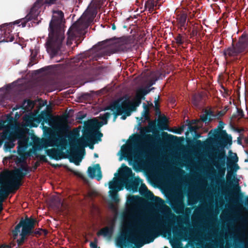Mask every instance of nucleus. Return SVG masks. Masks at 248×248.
<instances>
[{
    "mask_svg": "<svg viewBox=\"0 0 248 248\" xmlns=\"http://www.w3.org/2000/svg\"><path fill=\"white\" fill-rule=\"evenodd\" d=\"M107 110L109 111L100 114L102 122L98 121L96 119L88 121L83 136L75 141L72 148L78 155H71L70 160L76 165H79L82 160L81 155H84V148L97 139L99 141L101 140L103 135L98 131V129L103 125L107 124V119L111 115H114V121H115L117 116L124 112V100L121 98L114 101Z\"/></svg>",
    "mask_w": 248,
    "mask_h": 248,
    "instance_id": "nucleus-1",
    "label": "nucleus"
},
{
    "mask_svg": "<svg viewBox=\"0 0 248 248\" xmlns=\"http://www.w3.org/2000/svg\"><path fill=\"white\" fill-rule=\"evenodd\" d=\"M63 14L61 11H54L49 23V34L46 43V50L52 55L58 53L62 46L63 36Z\"/></svg>",
    "mask_w": 248,
    "mask_h": 248,
    "instance_id": "nucleus-2",
    "label": "nucleus"
},
{
    "mask_svg": "<svg viewBox=\"0 0 248 248\" xmlns=\"http://www.w3.org/2000/svg\"><path fill=\"white\" fill-rule=\"evenodd\" d=\"M28 172L25 164L12 171L0 174V202H2L13 190L17 189L20 185V180Z\"/></svg>",
    "mask_w": 248,
    "mask_h": 248,
    "instance_id": "nucleus-3",
    "label": "nucleus"
},
{
    "mask_svg": "<svg viewBox=\"0 0 248 248\" xmlns=\"http://www.w3.org/2000/svg\"><path fill=\"white\" fill-rule=\"evenodd\" d=\"M33 149L35 150H41L48 147H57V149H52L47 150V154L53 157L59 156L63 150L65 149L67 142L66 136H57L50 137L48 140L33 138Z\"/></svg>",
    "mask_w": 248,
    "mask_h": 248,
    "instance_id": "nucleus-4",
    "label": "nucleus"
},
{
    "mask_svg": "<svg viewBox=\"0 0 248 248\" xmlns=\"http://www.w3.org/2000/svg\"><path fill=\"white\" fill-rule=\"evenodd\" d=\"M124 186V164L123 163L117 172L115 173L113 180L108 183V187L110 189L108 192L109 200L106 201L108 203L109 208L116 214L117 212L116 203L120 201L118 192L123 189Z\"/></svg>",
    "mask_w": 248,
    "mask_h": 248,
    "instance_id": "nucleus-5",
    "label": "nucleus"
},
{
    "mask_svg": "<svg viewBox=\"0 0 248 248\" xmlns=\"http://www.w3.org/2000/svg\"><path fill=\"white\" fill-rule=\"evenodd\" d=\"M162 224L163 222L161 219L157 220L150 225L145 222H142L139 224L135 232L131 234L128 237L125 228V242L126 241H129L132 244H136L140 238L144 237L147 238V243L152 242L154 240L153 235L156 232L157 229Z\"/></svg>",
    "mask_w": 248,
    "mask_h": 248,
    "instance_id": "nucleus-6",
    "label": "nucleus"
},
{
    "mask_svg": "<svg viewBox=\"0 0 248 248\" xmlns=\"http://www.w3.org/2000/svg\"><path fill=\"white\" fill-rule=\"evenodd\" d=\"M245 204L247 208H243L246 212L243 215H234L232 217L226 218V221L230 226H233L236 221H240L241 225L238 230L241 239L233 237L234 244L241 245L243 248H248V200Z\"/></svg>",
    "mask_w": 248,
    "mask_h": 248,
    "instance_id": "nucleus-7",
    "label": "nucleus"
},
{
    "mask_svg": "<svg viewBox=\"0 0 248 248\" xmlns=\"http://www.w3.org/2000/svg\"><path fill=\"white\" fill-rule=\"evenodd\" d=\"M248 52V33L244 32L236 42L232 40V45L223 50V54L226 60L228 57L237 58Z\"/></svg>",
    "mask_w": 248,
    "mask_h": 248,
    "instance_id": "nucleus-8",
    "label": "nucleus"
},
{
    "mask_svg": "<svg viewBox=\"0 0 248 248\" xmlns=\"http://www.w3.org/2000/svg\"><path fill=\"white\" fill-rule=\"evenodd\" d=\"M35 221L32 219L26 218L20 221L13 231V237L16 240L18 245H21L28 234H30L34 227Z\"/></svg>",
    "mask_w": 248,
    "mask_h": 248,
    "instance_id": "nucleus-9",
    "label": "nucleus"
},
{
    "mask_svg": "<svg viewBox=\"0 0 248 248\" xmlns=\"http://www.w3.org/2000/svg\"><path fill=\"white\" fill-rule=\"evenodd\" d=\"M2 138L3 140L7 139L9 140L11 142H6L4 145V148L5 152H8L10 151V149L14 146L15 144L13 143V141H14L16 138L18 139V152L20 154H23V151H24L27 148L28 146V140L29 139L26 138L24 133H22L21 135V137H17L16 135L15 134H12L10 133L9 131L4 130L2 135Z\"/></svg>",
    "mask_w": 248,
    "mask_h": 248,
    "instance_id": "nucleus-10",
    "label": "nucleus"
},
{
    "mask_svg": "<svg viewBox=\"0 0 248 248\" xmlns=\"http://www.w3.org/2000/svg\"><path fill=\"white\" fill-rule=\"evenodd\" d=\"M95 15L93 13L91 16H89V12L85 11L80 18L70 28L67 32L68 39H71L78 33H81V31L86 28L88 24L92 22Z\"/></svg>",
    "mask_w": 248,
    "mask_h": 248,
    "instance_id": "nucleus-11",
    "label": "nucleus"
},
{
    "mask_svg": "<svg viewBox=\"0 0 248 248\" xmlns=\"http://www.w3.org/2000/svg\"><path fill=\"white\" fill-rule=\"evenodd\" d=\"M131 19H133V18L130 16L127 18L125 21V29H126V31L128 32L127 33L125 32V51L131 50L137 44L136 35L137 27L135 24V21L131 24L125 25Z\"/></svg>",
    "mask_w": 248,
    "mask_h": 248,
    "instance_id": "nucleus-12",
    "label": "nucleus"
},
{
    "mask_svg": "<svg viewBox=\"0 0 248 248\" xmlns=\"http://www.w3.org/2000/svg\"><path fill=\"white\" fill-rule=\"evenodd\" d=\"M43 3L41 0H37L31 9L29 14L27 15L25 18L16 20L14 22L13 24H19L18 26H21L22 27H25L27 21L32 18H35L39 15L41 11V6Z\"/></svg>",
    "mask_w": 248,
    "mask_h": 248,
    "instance_id": "nucleus-13",
    "label": "nucleus"
},
{
    "mask_svg": "<svg viewBox=\"0 0 248 248\" xmlns=\"http://www.w3.org/2000/svg\"><path fill=\"white\" fill-rule=\"evenodd\" d=\"M212 135L217 141V143L222 148H224L227 144H232L231 136L228 135L225 130L215 129Z\"/></svg>",
    "mask_w": 248,
    "mask_h": 248,
    "instance_id": "nucleus-14",
    "label": "nucleus"
},
{
    "mask_svg": "<svg viewBox=\"0 0 248 248\" xmlns=\"http://www.w3.org/2000/svg\"><path fill=\"white\" fill-rule=\"evenodd\" d=\"M217 169V174L216 177L217 184L219 185H225L226 187H231L232 185V175L228 173L227 175V181L225 182L224 178L225 175L226 168L216 167Z\"/></svg>",
    "mask_w": 248,
    "mask_h": 248,
    "instance_id": "nucleus-15",
    "label": "nucleus"
},
{
    "mask_svg": "<svg viewBox=\"0 0 248 248\" xmlns=\"http://www.w3.org/2000/svg\"><path fill=\"white\" fill-rule=\"evenodd\" d=\"M11 28V23L3 25L1 27L0 29V42H8L14 41V37L10 34Z\"/></svg>",
    "mask_w": 248,
    "mask_h": 248,
    "instance_id": "nucleus-16",
    "label": "nucleus"
},
{
    "mask_svg": "<svg viewBox=\"0 0 248 248\" xmlns=\"http://www.w3.org/2000/svg\"><path fill=\"white\" fill-rule=\"evenodd\" d=\"M119 232L115 239V245L118 248H123L124 246V216H121L119 222Z\"/></svg>",
    "mask_w": 248,
    "mask_h": 248,
    "instance_id": "nucleus-17",
    "label": "nucleus"
},
{
    "mask_svg": "<svg viewBox=\"0 0 248 248\" xmlns=\"http://www.w3.org/2000/svg\"><path fill=\"white\" fill-rule=\"evenodd\" d=\"M105 46H110L111 48H114L115 51L123 50L124 47V39L119 38L114 39H110L103 42Z\"/></svg>",
    "mask_w": 248,
    "mask_h": 248,
    "instance_id": "nucleus-18",
    "label": "nucleus"
},
{
    "mask_svg": "<svg viewBox=\"0 0 248 248\" xmlns=\"http://www.w3.org/2000/svg\"><path fill=\"white\" fill-rule=\"evenodd\" d=\"M140 180V178L133 179L125 178V189L132 191L133 192H137Z\"/></svg>",
    "mask_w": 248,
    "mask_h": 248,
    "instance_id": "nucleus-19",
    "label": "nucleus"
},
{
    "mask_svg": "<svg viewBox=\"0 0 248 248\" xmlns=\"http://www.w3.org/2000/svg\"><path fill=\"white\" fill-rule=\"evenodd\" d=\"M88 173L91 178H96L98 181L102 178L101 168L99 164H95L92 167H89Z\"/></svg>",
    "mask_w": 248,
    "mask_h": 248,
    "instance_id": "nucleus-20",
    "label": "nucleus"
},
{
    "mask_svg": "<svg viewBox=\"0 0 248 248\" xmlns=\"http://www.w3.org/2000/svg\"><path fill=\"white\" fill-rule=\"evenodd\" d=\"M142 78L144 81L147 82V86L145 88L149 89V87L155 84L157 80L154 72L147 71L142 74Z\"/></svg>",
    "mask_w": 248,
    "mask_h": 248,
    "instance_id": "nucleus-21",
    "label": "nucleus"
},
{
    "mask_svg": "<svg viewBox=\"0 0 248 248\" xmlns=\"http://www.w3.org/2000/svg\"><path fill=\"white\" fill-rule=\"evenodd\" d=\"M187 16L186 13H182L177 15L176 17L177 26L178 28L182 31L183 29L186 30L187 28Z\"/></svg>",
    "mask_w": 248,
    "mask_h": 248,
    "instance_id": "nucleus-22",
    "label": "nucleus"
},
{
    "mask_svg": "<svg viewBox=\"0 0 248 248\" xmlns=\"http://www.w3.org/2000/svg\"><path fill=\"white\" fill-rule=\"evenodd\" d=\"M52 127L59 134H62L67 130V124L64 120L60 119L54 123Z\"/></svg>",
    "mask_w": 248,
    "mask_h": 248,
    "instance_id": "nucleus-23",
    "label": "nucleus"
},
{
    "mask_svg": "<svg viewBox=\"0 0 248 248\" xmlns=\"http://www.w3.org/2000/svg\"><path fill=\"white\" fill-rule=\"evenodd\" d=\"M12 86L13 85H9L0 89V101L11 99L10 95L12 93Z\"/></svg>",
    "mask_w": 248,
    "mask_h": 248,
    "instance_id": "nucleus-24",
    "label": "nucleus"
},
{
    "mask_svg": "<svg viewBox=\"0 0 248 248\" xmlns=\"http://www.w3.org/2000/svg\"><path fill=\"white\" fill-rule=\"evenodd\" d=\"M113 232V226L105 227L101 229L98 232L97 235L101 236L107 240H110Z\"/></svg>",
    "mask_w": 248,
    "mask_h": 248,
    "instance_id": "nucleus-25",
    "label": "nucleus"
},
{
    "mask_svg": "<svg viewBox=\"0 0 248 248\" xmlns=\"http://www.w3.org/2000/svg\"><path fill=\"white\" fill-rule=\"evenodd\" d=\"M142 199L138 195H131L127 197L126 202L125 204L138 205L141 203H149V202H142Z\"/></svg>",
    "mask_w": 248,
    "mask_h": 248,
    "instance_id": "nucleus-26",
    "label": "nucleus"
},
{
    "mask_svg": "<svg viewBox=\"0 0 248 248\" xmlns=\"http://www.w3.org/2000/svg\"><path fill=\"white\" fill-rule=\"evenodd\" d=\"M159 0H147L145 1V7L150 12L155 10L157 8L158 9L161 4H158Z\"/></svg>",
    "mask_w": 248,
    "mask_h": 248,
    "instance_id": "nucleus-27",
    "label": "nucleus"
},
{
    "mask_svg": "<svg viewBox=\"0 0 248 248\" xmlns=\"http://www.w3.org/2000/svg\"><path fill=\"white\" fill-rule=\"evenodd\" d=\"M185 204L182 200H176L173 204L172 205V208L174 211L177 214L182 213L185 209Z\"/></svg>",
    "mask_w": 248,
    "mask_h": 248,
    "instance_id": "nucleus-28",
    "label": "nucleus"
},
{
    "mask_svg": "<svg viewBox=\"0 0 248 248\" xmlns=\"http://www.w3.org/2000/svg\"><path fill=\"white\" fill-rule=\"evenodd\" d=\"M140 121L141 122L140 124L144 122L145 121H150L149 108L148 106L145 103L143 104V110L142 112V116L139 119V121Z\"/></svg>",
    "mask_w": 248,
    "mask_h": 248,
    "instance_id": "nucleus-29",
    "label": "nucleus"
},
{
    "mask_svg": "<svg viewBox=\"0 0 248 248\" xmlns=\"http://www.w3.org/2000/svg\"><path fill=\"white\" fill-rule=\"evenodd\" d=\"M151 91V89L147 88H141L138 89L137 91L135 98L142 100L144 99V96L148 93Z\"/></svg>",
    "mask_w": 248,
    "mask_h": 248,
    "instance_id": "nucleus-30",
    "label": "nucleus"
},
{
    "mask_svg": "<svg viewBox=\"0 0 248 248\" xmlns=\"http://www.w3.org/2000/svg\"><path fill=\"white\" fill-rule=\"evenodd\" d=\"M167 119L165 116L163 117L160 119L158 121V128L161 130H168V126L167 124Z\"/></svg>",
    "mask_w": 248,
    "mask_h": 248,
    "instance_id": "nucleus-31",
    "label": "nucleus"
},
{
    "mask_svg": "<svg viewBox=\"0 0 248 248\" xmlns=\"http://www.w3.org/2000/svg\"><path fill=\"white\" fill-rule=\"evenodd\" d=\"M181 31L182 32V34L178 33L177 35L174 37L176 43L179 46L182 45L184 44L185 41V37L187 36L186 32H185L183 31Z\"/></svg>",
    "mask_w": 248,
    "mask_h": 248,
    "instance_id": "nucleus-32",
    "label": "nucleus"
},
{
    "mask_svg": "<svg viewBox=\"0 0 248 248\" xmlns=\"http://www.w3.org/2000/svg\"><path fill=\"white\" fill-rule=\"evenodd\" d=\"M142 191H144L145 192L147 193L148 197H151L152 198H155L158 200L162 201V199L160 198L157 197H155L152 192L149 191L146 186L145 185H143L141 186L140 189V192L141 195H143L142 193Z\"/></svg>",
    "mask_w": 248,
    "mask_h": 248,
    "instance_id": "nucleus-33",
    "label": "nucleus"
},
{
    "mask_svg": "<svg viewBox=\"0 0 248 248\" xmlns=\"http://www.w3.org/2000/svg\"><path fill=\"white\" fill-rule=\"evenodd\" d=\"M238 161V157L236 154H233V155H230L227 159V163L228 168H231V165L236 163Z\"/></svg>",
    "mask_w": 248,
    "mask_h": 248,
    "instance_id": "nucleus-34",
    "label": "nucleus"
},
{
    "mask_svg": "<svg viewBox=\"0 0 248 248\" xmlns=\"http://www.w3.org/2000/svg\"><path fill=\"white\" fill-rule=\"evenodd\" d=\"M212 114L211 111H206L204 114H202L200 116V120L205 123L209 122L211 121V119L209 117Z\"/></svg>",
    "mask_w": 248,
    "mask_h": 248,
    "instance_id": "nucleus-35",
    "label": "nucleus"
},
{
    "mask_svg": "<svg viewBox=\"0 0 248 248\" xmlns=\"http://www.w3.org/2000/svg\"><path fill=\"white\" fill-rule=\"evenodd\" d=\"M216 158L217 160V162L226 161L227 156L226 155L225 151L223 150L219 151Z\"/></svg>",
    "mask_w": 248,
    "mask_h": 248,
    "instance_id": "nucleus-36",
    "label": "nucleus"
},
{
    "mask_svg": "<svg viewBox=\"0 0 248 248\" xmlns=\"http://www.w3.org/2000/svg\"><path fill=\"white\" fill-rule=\"evenodd\" d=\"M244 116L243 110L241 109H239L237 108V111L235 113L233 114L232 118V119H236L238 118V119H239L241 118H243Z\"/></svg>",
    "mask_w": 248,
    "mask_h": 248,
    "instance_id": "nucleus-37",
    "label": "nucleus"
},
{
    "mask_svg": "<svg viewBox=\"0 0 248 248\" xmlns=\"http://www.w3.org/2000/svg\"><path fill=\"white\" fill-rule=\"evenodd\" d=\"M128 99V96L127 94H125V119L127 116H129L131 115L132 111H131V109L128 107V105H127L126 103V100Z\"/></svg>",
    "mask_w": 248,
    "mask_h": 248,
    "instance_id": "nucleus-38",
    "label": "nucleus"
},
{
    "mask_svg": "<svg viewBox=\"0 0 248 248\" xmlns=\"http://www.w3.org/2000/svg\"><path fill=\"white\" fill-rule=\"evenodd\" d=\"M134 176V174L133 173L132 170L125 165V178H127L129 179V177H131L133 178Z\"/></svg>",
    "mask_w": 248,
    "mask_h": 248,
    "instance_id": "nucleus-39",
    "label": "nucleus"
},
{
    "mask_svg": "<svg viewBox=\"0 0 248 248\" xmlns=\"http://www.w3.org/2000/svg\"><path fill=\"white\" fill-rule=\"evenodd\" d=\"M198 129V127L197 126L195 125L193 126L191 125V124H188V131L186 132V135L188 134L189 132L191 133H196V131L197 129Z\"/></svg>",
    "mask_w": 248,
    "mask_h": 248,
    "instance_id": "nucleus-40",
    "label": "nucleus"
},
{
    "mask_svg": "<svg viewBox=\"0 0 248 248\" xmlns=\"http://www.w3.org/2000/svg\"><path fill=\"white\" fill-rule=\"evenodd\" d=\"M162 136L163 140L164 141H167L169 140V137H170L171 139H172L173 138H176L177 137L171 135H170L168 134V133L166 132H163L162 133Z\"/></svg>",
    "mask_w": 248,
    "mask_h": 248,
    "instance_id": "nucleus-41",
    "label": "nucleus"
},
{
    "mask_svg": "<svg viewBox=\"0 0 248 248\" xmlns=\"http://www.w3.org/2000/svg\"><path fill=\"white\" fill-rule=\"evenodd\" d=\"M88 195L91 198L95 197L99 195V192L96 189H91L89 192Z\"/></svg>",
    "mask_w": 248,
    "mask_h": 248,
    "instance_id": "nucleus-42",
    "label": "nucleus"
},
{
    "mask_svg": "<svg viewBox=\"0 0 248 248\" xmlns=\"http://www.w3.org/2000/svg\"><path fill=\"white\" fill-rule=\"evenodd\" d=\"M117 155L119 156V161H122L124 158V145L121 146V149L118 153Z\"/></svg>",
    "mask_w": 248,
    "mask_h": 248,
    "instance_id": "nucleus-43",
    "label": "nucleus"
},
{
    "mask_svg": "<svg viewBox=\"0 0 248 248\" xmlns=\"http://www.w3.org/2000/svg\"><path fill=\"white\" fill-rule=\"evenodd\" d=\"M198 32L197 27H194L192 31L190 32V38L196 36L198 34Z\"/></svg>",
    "mask_w": 248,
    "mask_h": 248,
    "instance_id": "nucleus-44",
    "label": "nucleus"
},
{
    "mask_svg": "<svg viewBox=\"0 0 248 248\" xmlns=\"http://www.w3.org/2000/svg\"><path fill=\"white\" fill-rule=\"evenodd\" d=\"M226 161H221V162H217V164L216 165V167H220V168H226Z\"/></svg>",
    "mask_w": 248,
    "mask_h": 248,
    "instance_id": "nucleus-45",
    "label": "nucleus"
},
{
    "mask_svg": "<svg viewBox=\"0 0 248 248\" xmlns=\"http://www.w3.org/2000/svg\"><path fill=\"white\" fill-rule=\"evenodd\" d=\"M141 102V100L135 98L132 103L137 107L140 104Z\"/></svg>",
    "mask_w": 248,
    "mask_h": 248,
    "instance_id": "nucleus-46",
    "label": "nucleus"
},
{
    "mask_svg": "<svg viewBox=\"0 0 248 248\" xmlns=\"http://www.w3.org/2000/svg\"><path fill=\"white\" fill-rule=\"evenodd\" d=\"M195 143H196V145L197 146L200 147L203 146V145H204V144H205L204 142H202L201 140H196Z\"/></svg>",
    "mask_w": 248,
    "mask_h": 248,
    "instance_id": "nucleus-47",
    "label": "nucleus"
},
{
    "mask_svg": "<svg viewBox=\"0 0 248 248\" xmlns=\"http://www.w3.org/2000/svg\"><path fill=\"white\" fill-rule=\"evenodd\" d=\"M128 107H129V108L131 109V111H132L136 110L137 108V107L132 103L129 105H128Z\"/></svg>",
    "mask_w": 248,
    "mask_h": 248,
    "instance_id": "nucleus-48",
    "label": "nucleus"
},
{
    "mask_svg": "<svg viewBox=\"0 0 248 248\" xmlns=\"http://www.w3.org/2000/svg\"><path fill=\"white\" fill-rule=\"evenodd\" d=\"M154 140L158 142H161V139L159 134L155 135Z\"/></svg>",
    "mask_w": 248,
    "mask_h": 248,
    "instance_id": "nucleus-49",
    "label": "nucleus"
},
{
    "mask_svg": "<svg viewBox=\"0 0 248 248\" xmlns=\"http://www.w3.org/2000/svg\"><path fill=\"white\" fill-rule=\"evenodd\" d=\"M35 233H39L40 234H44V235H46L47 234V231L45 230H40L39 231L35 232Z\"/></svg>",
    "mask_w": 248,
    "mask_h": 248,
    "instance_id": "nucleus-50",
    "label": "nucleus"
},
{
    "mask_svg": "<svg viewBox=\"0 0 248 248\" xmlns=\"http://www.w3.org/2000/svg\"><path fill=\"white\" fill-rule=\"evenodd\" d=\"M231 166L233 168V169L235 171H236L237 170L239 169V167L238 165V164H236V163L235 164L233 163V164L231 165Z\"/></svg>",
    "mask_w": 248,
    "mask_h": 248,
    "instance_id": "nucleus-51",
    "label": "nucleus"
},
{
    "mask_svg": "<svg viewBox=\"0 0 248 248\" xmlns=\"http://www.w3.org/2000/svg\"><path fill=\"white\" fill-rule=\"evenodd\" d=\"M90 246L92 248H99L97 246V244L95 242H91L90 243Z\"/></svg>",
    "mask_w": 248,
    "mask_h": 248,
    "instance_id": "nucleus-52",
    "label": "nucleus"
},
{
    "mask_svg": "<svg viewBox=\"0 0 248 248\" xmlns=\"http://www.w3.org/2000/svg\"><path fill=\"white\" fill-rule=\"evenodd\" d=\"M75 173L76 175L78 176L79 177L82 178L84 180H85V177H84V176H83V175L79 172H75Z\"/></svg>",
    "mask_w": 248,
    "mask_h": 248,
    "instance_id": "nucleus-53",
    "label": "nucleus"
},
{
    "mask_svg": "<svg viewBox=\"0 0 248 248\" xmlns=\"http://www.w3.org/2000/svg\"><path fill=\"white\" fill-rule=\"evenodd\" d=\"M184 130V128H183V126L180 127L177 131L175 132L176 133H177V134H180L182 131H183Z\"/></svg>",
    "mask_w": 248,
    "mask_h": 248,
    "instance_id": "nucleus-54",
    "label": "nucleus"
},
{
    "mask_svg": "<svg viewBox=\"0 0 248 248\" xmlns=\"http://www.w3.org/2000/svg\"><path fill=\"white\" fill-rule=\"evenodd\" d=\"M198 122H199V120H192L191 122H189V124H191V125L192 124H197Z\"/></svg>",
    "mask_w": 248,
    "mask_h": 248,
    "instance_id": "nucleus-55",
    "label": "nucleus"
},
{
    "mask_svg": "<svg viewBox=\"0 0 248 248\" xmlns=\"http://www.w3.org/2000/svg\"><path fill=\"white\" fill-rule=\"evenodd\" d=\"M155 108H159L158 99L155 100Z\"/></svg>",
    "mask_w": 248,
    "mask_h": 248,
    "instance_id": "nucleus-56",
    "label": "nucleus"
},
{
    "mask_svg": "<svg viewBox=\"0 0 248 248\" xmlns=\"http://www.w3.org/2000/svg\"><path fill=\"white\" fill-rule=\"evenodd\" d=\"M155 111L157 114H160L161 112L159 108H155Z\"/></svg>",
    "mask_w": 248,
    "mask_h": 248,
    "instance_id": "nucleus-57",
    "label": "nucleus"
},
{
    "mask_svg": "<svg viewBox=\"0 0 248 248\" xmlns=\"http://www.w3.org/2000/svg\"><path fill=\"white\" fill-rule=\"evenodd\" d=\"M237 143L238 144H240V145H241L242 144V140H241V138L239 137L238 138H237Z\"/></svg>",
    "mask_w": 248,
    "mask_h": 248,
    "instance_id": "nucleus-58",
    "label": "nucleus"
},
{
    "mask_svg": "<svg viewBox=\"0 0 248 248\" xmlns=\"http://www.w3.org/2000/svg\"><path fill=\"white\" fill-rule=\"evenodd\" d=\"M149 125H150L151 127H152V126L155 127V122H150L149 123Z\"/></svg>",
    "mask_w": 248,
    "mask_h": 248,
    "instance_id": "nucleus-59",
    "label": "nucleus"
},
{
    "mask_svg": "<svg viewBox=\"0 0 248 248\" xmlns=\"http://www.w3.org/2000/svg\"><path fill=\"white\" fill-rule=\"evenodd\" d=\"M112 29L113 30H115L116 29V27L114 24H113L112 25Z\"/></svg>",
    "mask_w": 248,
    "mask_h": 248,
    "instance_id": "nucleus-60",
    "label": "nucleus"
},
{
    "mask_svg": "<svg viewBox=\"0 0 248 248\" xmlns=\"http://www.w3.org/2000/svg\"><path fill=\"white\" fill-rule=\"evenodd\" d=\"M28 116H30L31 118H32V116H35V115L32 113L29 114Z\"/></svg>",
    "mask_w": 248,
    "mask_h": 248,
    "instance_id": "nucleus-61",
    "label": "nucleus"
},
{
    "mask_svg": "<svg viewBox=\"0 0 248 248\" xmlns=\"http://www.w3.org/2000/svg\"><path fill=\"white\" fill-rule=\"evenodd\" d=\"M196 138H200L201 137V135L199 134H197L196 135Z\"/></svg>",
    "mask_w": 248,
    "mask_h": 248,
    "instance_id": "nucleus-62",
    "label": "nucleus"
},
{
    "mask_svg": "<svg viewBox=\"0 0 248 248\" xmlns=\"http://www.w3.org/2000/svg\"><path fill=\"white\" fill-rule=\"evenodd\" d=\"M2 204L0 203V212L2 210Z\"/></svg>",
    "mask_w": 248,
    "mask_h": 248,
    "instance_id": "nucleus-63",
    "label": "nucleus"
},
{
    "mask_svg": "<svg viewBox=\"0 0 248 248\" xmlns=\"http://www.w3.org/2000/svg\"><path fill=\"white\" fill-rule=\"evenodd\" d=\"M90 146V148L91 149H93V145H91L89 146Z\"/></svg>",
    "mask_w": 248,
    "mask_h": 248,
    "instance_id": "nucleus-64",
    "label": "nucleus"
}]
</instances>
